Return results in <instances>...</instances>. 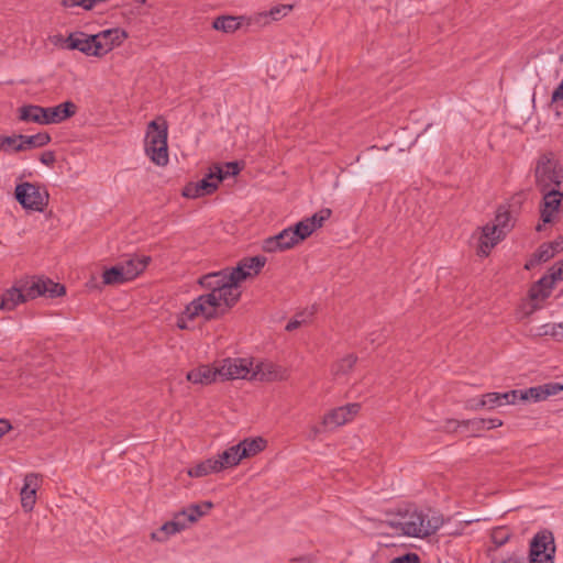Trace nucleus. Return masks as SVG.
<instances>
[{
  "mask_svg": "<svg viewBox=\"0 0 563 563\" xmlns=\"http://www.w3.org/2000/svg\"><path fill=\"white\" fill-rule=\"evenodd\" d=\"M231 279L230 268L209 273L199 278V284L209 290L188 303L191 316H202L205 319H214L232 308L241 297L240 286Z\"/></svg>",
  "mask_w": 563,
  "mask_h": 563,
  "instance_id": "obj_1",
  "label": "nucleus"
},
{
  "mask_svg": "<svg viewBox=\"0 0 563 563\" xmlns=\"http://www.w3.org/2000/svg\"><path fill=\"white\" fill-rule=\"evenodd\" d=\"M386 523L404 536L426 538L434 534L443 526L444 520L440 512L432 509L423 511L415 506H407L399 508Z\"/></svg>",
  "mask_w": 563,
  "mask_h": 563,
  "instance_id": "obj_2",
  "label": "nucleus"
},
{
  "mask_svg": "<svg viewBox=\"0 0 563 563\" xmlns=\"http://www.w3.org/2000/svg\"><path fill=\"white\" fill-rule=\"evenodd\" d=\"M64 285L49 278L32 276L21 279L15 286L5 290L1 296L0 309L13 310L19 303L40 296L56 298L65 294Z\"/></svg>",
  "mask_w": 563,
  "mask_h": 563,
  "instance_id": "obj_3",
  "label": "nucleus"
},
{
  "mask_svg": "<svg viewBox=\"0 0 563 563\" xmlns=\"http://www.w3.org/2000/svg\"><path fill=\"white\" fill-rule=\"evenodd\" d=\"M167 137L168 124L165 119L157 118L148 122L144 151L151 162L157 166H166L169 162Z\"/></svg>",
  "mask_w": 563,
  "mask_h": 563,
  "instance_id": "obj_4",
  "label": "nucleus"
},
{
  "mask_svg": "<svg viewBox=\"0 0 563 563\" xmlns=\"http://www.w3.org/2000/svg\"><path fill=\"white\" fill-rule=\"evenodd\" d=\"M536 185L540 192L563 190V168L552 154H543L534 168Z\"/></svg>",
  "mask_w": 563,
  "mask_h": 563,
  "instance_id": "obj_5",
  "label": "nucleus"
},
{
  "mask_svg": "<svg viewBox=\"0 0 563 563\" xmlns=\"http://www.w3.org/2000/svg\"><path fill=\"white\" fill-rule=\"evenodd\" d=\"M14 197L24 209L38 212L45 209L49 200V195L44 186L29 181L16 185Z\"/></svg>",
  "mask_w": 563,
  "mask_h": 563,
  "instance_id": "obj_6",
  "label": "nucleus"
},
{
  "mask_svg": "<svg viewBox=\"0 0 563 563\" xmlns=\"http://www.w3.org/2000/svg\"><path fill=\"white\" fill-rule=\"evenodd\" d=\"M542 200L540 203V219L542 223L536 227V230L540 232L542 224L554 223L561 213V202L563 199V190L542 191Z\"/></svg>",
  "mask_w": 563,
  "mask_h": 563,
  "instance_id": "obj_7",
  "label": "nucleus"
},
{
  "mask_svg": "<svg viewBox=\"0 0 563 563\" xmlns=\"http://www.w3.org/2000/svg\"><path fill=\"white\" fill-rule=\"evenodd\" d=\"M253 362L249 358H227L218 367L219 376L223 379H252Z\"/></svg>",
  "mask_w": 563,
  "mask_h": 563,
  "instance_id": "obj_8",
  "label": "nucleus"
},
{
  "mask_svg": "<svg viewBox=\"0 0 563 563\" xmlns=\"http://www.w3.org/2000/svg\"><path fill=\"white\" fill-rule=\"evenodd\" d=\"M66 49H77L87 56L102 57V46L98 44L96 34L88 35L84 32L70 33L65 40Z\"/></svg>",
  "mask_w": 563,
  "mask_h": 563,
  "instance_id": "obj_9",
  "label": "nucleus"
},
{
  "mask_svg": "<svg viewBox=\"0 0 563 563\" xmlns=\"http://www.w3.org/2000/svg\"><path fill=\"white\" fill-rule=\"evenodd\" d=\"M361 405L353 402L330 410L322 419L327 429H335L350 422L360 411Z\"/></svg>",
  "mask_w": 563,
  "mask_h": 563,
  "instance_id": "obj_10",
  "label": "nucleus"
},
{
  "mask_svg": "<svg viewBox=\"0 0 563 563\" xmlns=\"http://www.w3.org/2000/svg\"><path fill=\"white\" fill-rule=\"evenodd\" d=\"M266 258L264 256L245 257L241 260L236 267L230 268L231 279L235 280L236 285L249 277L255 276L264 267Z\"/></svg>",
  "mask_w": 563,
  "mask_h": 563,
  "instance_id": "obj_11",
  "label": "nucleus"
},
{
  "mask_svg": "<svg viewBox=\"0 0 563 563\" xmlns=\"http://www.w3.org/2000/svg\"><path fill=\"white\" fill-rule=\"evenodd\" d=\"M298 244L296 236L289 228L284 229L278 234L269 236L263 241V250L267 253L283 252Z\"/></svg>",
  "mask_w": 563,
  "mask_h": 563,
  "instance_id": "obj_12",
  "label": "nucleus"
},
{
  "mask_svg": "<svg viewBox=\"0 0 563 563\" xmlns=\"http://www.w3.org/2000/svg\"><path fill=\"white\" fill-rule=\"evenodd\" d=\"M252 377L266 382L284 380L288 378V371L272 362H258L254 366Z\"/></svg>",
  "mask_w": 563,
  "mask_h": 563,
  "instance_id": "obj_13",
  "label": "nucleus"
},
{
  "mask_svg": "<svg viewBox=\"0 0 563 563\" xmlns=\"http://www.w3.org/2000/svg\"><path fill=\"white\" fill-rule=\"evenodd\" d=\"M41 478L35 473H29L24 477V484L21 488V504L25 511H31L35 505L36 490L40 487Z\"/></svg>",
  "mask_w": 563,
  "mask_h": 563,
  "instance_id": "obj_14",
  "label": "nucleus"
},
{
  "mask_svg": "<svg viewBox=\"0 0 563 563\" xmlns=\"http://www.w3.org/2000/svg\"><path fill=\"white\" fill-rule=\"evenodd\" d=\"M98 44L102 46L101 54L104 56L114 47L122 44V42L128 37V34L124 30L120 27L103 30L96 34Z\"/></svg>",
  "mask_w": 563,
  "mask_h": 563,
  "instance_id": "obj_15",
  "label": "nucleus"
},
{
  "mask_svg": "<svg viewBox=\"0 0 563 563\" xmlns=\"http://www.w3.org/2000/svg\"><path fill=\"white\" fill-rule=\"evenodd\" d=\"M77 112V106L73 101H65L55 107L45 108V125L57 124L71 118Z\"/></svg>",
  "mask_w": 563,
  "mask_h": 563,
  "instance_id": "obj_16",
  "label": "nucleus"
},
{
  "mask_svg": "<svg viewBox=\"0 0 563 563\" xmlns=\"http://www.w3.org/2000/svg\"><path fill=\"white\" fill-rule=\"evenodd\" d=\"M504 236L496 231L495 227L489 223L482 228V233L478 240L477 254L479 256H488L492 249L503 239Z\"/></svg>",
  "mask_w": 563,
  "mask_h": 563,
  "instance_id": "obj_17",
  "label": "nucleus"
},
{
  "mask_svg": "<svg viewBox=\"0 0 563 563\" xmlns=\"http://www.w3.org/2000/svg\"><path fill=\"white\" fill-rule=\"evenodd\" d=\"M532 554L550 553L555 555V543L553 533L549 530H542L534 534L530 542V550Z\"/></svg>",
  "mask_w": 563,
  "mask_h": 563,
  "instance_id": "obj_18",
  "label": "nucleus"
},
{
  "mask_svg": "<svg viewBox=\"0 0 563 563\" xmlns=\"http://www.w3.org/2000/svg\"><path fill=\"white\" fill-rule=\"evenodd\" d=\"M219 376L218 367L213 368L209 365H201L187 373V380L192 384L209 385Z\"/></svg>",
  "mask_w": 563,
  "mask_h": 563,
  "instance_id": "obj_19",
  "label": "nucleus"
},
{
  "mask_svg": "<svg viewBox=\"0 0 563 563\" xmlns=\"http://www.w3.org/2000/svg\"><path fill=\"white\" fill-rule=\"evenodd\" d=\"M485 400L486 409L493 410L504 405L517 404L516 390H509L506 393H487L483 395Z\"/></svg>",
  "mask_w": 563,
  "mask_h": 563,
  "instance_id": "obj_20",
  "label": "nucleus"
},
{
  "mask_svg": "<svg viewBox=\"0 0 563 563\" xmlns=\"http://www.w3.org/2000/svg\"><path fill=\"white\" fill-rule=\"evenodd\" d=\"M217 184L200 179L196 183H189L185 186L183 195L186 198H200L213 194L217 190Z\"/></svg>",
  "mask_w": 563,
  "mask_h": 563,
  "instance_id": "obj_21",
  "label": "nucleus"
},
{
  "mask_svg": "<svg viewBox=\"0 0 563 563\" xmlns=\"http://www.w3.org/2000/svg\"><path fill=\"white\" fill-rule=\"evenodd\" d=\"M185 529H187V522L180 518L179 514H176L174 519L165 522L158 532L152 533V539L165 541L169 536L176 534Z\"/></svg>",
  "mask_w": 563,
  "mask_h": 563,
  "instance_id": "obj_22",
  "label": "nucleus"
},
{
  "mask_svg": "<svg viewBox=\"0 0 563 563\" xmlns=\"http://www.w3.org/2000/svg\"><path fill=\"white\" fill-rule=\"evenodd\" d=\"M242 460L257 455L265 450L267 441L262 437L246 438L236 444Z\"/></svg>",
  "mask_w": 563,
  "mask_h": 563,
  "instance_id": "obj_23",
  "label": "nucleus"
},
{
  "mask_svg": "<svg viewBox=\"0 0 563 563\" xmlns=\"http://www.w3.org/2000/svg\"><path fill=\"white\" fill-rule=\"evenodd\" d=\"M20 121L45 125V108L37 104H25L19 108Z\"/></svg>",
  "mask_w": 563,
  "mask_h": 563,
  "instance_id": "obj_24",
  "label": "nucleus"
},
{
  "mask_svg": "<svg viewBox=\"0 0 563 563\" xmlns=\"http://www.w3.org/2000/svg\"><path fill=\"white\" fill-rule=\"evenodd\" d=\"M239 450L240 446L235 444L228 448L225 451L218 454L217 456H213L214 460L217 461V465L219 466L220 472L239 465V463L242 461Z\"/></svg>",
  "mask_w": 563,
  "mask_h": 563,
  "instance_id": "obj_25",
  "label": "nucleus"
},
{
  "mask_svg": "<svg viewBox=\"0 0 563 563\" xmlns=\"http://www.w3.org/2000/svg\"><path fill=\"white\" fill-rule=\"evenodd\" d=\"M212 507H213V504L211 501H205L201 505H198V504L190 505L188 508L179 511L178 514H179L180 518L187 522V528H188L189 525L198 521Z\"/></svg>",
  "mask_w": 563,
  "mask_h": 563,
  "instance_id": "obj_26",
  "label": "nucleus"
},
{
  "mask_svg": "<svg viewBox=\"0 0 563 563\" xmlns=\"http://www.w3.org/2000/svg\"><path fill=\"white\" fill-rule=\"evenodd\" d=\"M555 283L550 279L549 273L542 276L529 290L530 298L533 300H544L550 297Z\"/></svg>",
  "mask_w": 563,
  "mask_h": 563,
  "instance_id": "obj_27",
  "label": "nucleus"
},
{
  "mask_svg": "<svg viewBox=\"0 0 563 563\" xmlns=\"http://www.w3.org/2000/svg\"><path fill=\"white\" fill-rule=\"evenodd\" d=\"M460 427H464L470 432L475 434L477 432L486 430V422H485V419H483V418H474V419H468V420H463V421L452 419V420L446 421L445 429L449 431H456L457 428H460Z\"/></svg>",
  "mask_w": 563,
  "mask_h": 563,
  "instance_id": "obj_28",
  "label": "nucleus"
},
{
  "mask_svg": "<svg viewBox=\"0 0 563 563\" xmlns=\"http://www.w3.org/2000/svg\"><path fill=\"white\" fill-rule=\"evenodd\" d=\"M51 135L46 132H40L34 135L21 134V143L19 144V151H27L32 148H38L47 145L51 142Z\"/></svg>",
  "mask_w": 563,
  "mask_h": 563,
  "instance_id": "obj_29",
  "label": "nucleus"
},
{
  "mask_svg": "<svg viewBox=\"0 0 563 563\" xmlns=\"http://www.w3.org/2000/svg\"><path fill=\"white\" fill-rule=\"evenodd\" d=\"M129 280L137 277L147 266L148 257H130L120 263Z\"/></svg>",
  "mask_w": 563,
  "mask_h": 563,
  "instance_id": "obj_30",
  "label": "nucleus"
},
{
  "mask_svg": "<svg viewBox=\"0 0 563 563\" xmlns=\"http://www.w3.org/2000/svg\"><path fill=\"white\" fill-rule=\"evenodd\" d=\"M219 472L220 471L219 466L217 465V461L214 457H210L189 468L188 475L190 477H202Z\"/></svg>",
  "mask_w": 563,
  "mask_h": 563,
  "instance_id": "obj_31",
  "label": "nucleus"
},
{
  "mask_svg": "<svg viewBox=\"0 0 563 563\" xmlns=\"http://www.w3.org/2000/svg\"><path fill=\"white\" fill-rule=\"evenodd\" d=\"M537 250L539 251V257L548 262L563 251V235H560L552 242L541 244Z\"/></svg>",
  "mask_w": 563,
  "mask_h": 563,
  "instance_id": "obj_32",
  "label": "nucleus"
},
{
  "mask_svg": "<svg viewBox=\"0 0 563 563\" xmlns=\"http://www.w3.org/2000/svg\"><path fill=\"white\" fill-rule=\"evenodd\" d=\"M102 278L106 285H120L129 282L128 277L125 276L124 268L120 263L106 269L103 272Z\"/></svg>",
  "mask_w": 563,
  "mask_h": 563,
  "instance_id": "obj_33",
  "label": "nucleus"
},
{
  "mask_svg": "<svg viewBox=\"0 0 563 563\" xmlns=\"http://www.w3.org/2000/svg\"><path fill=\"white\" fill-rule=\"evenodd\" d=\"M511 214L505 208H499L496 212L494 222L489 223L492 227L496 228V231L499 232L503 236L510 230L511 224Z\"/></svg>",
  "mask_w": 563,
  "mask_h": 563,
  "instance_id": "obj_34",
  "label": "nucleus"
},
{
  "mask_svg": "<svg viewBox=\"0 0 563 563\" xmlns=\"http://www.w3.org/2000/svg\"><path fill=\"white\" fill-rule=\"evenodd\" d=\"M213 29L224 33H231L239 29L240 22L235 16L224 15L218 16L212 23Z\"/></svg>",
  "mask_w": 563,
  "mask_h": 563,
  "instance_id": "obj_35",
  "label": "nucleus"
},
{
  "mask_svg": "<svg viewBox=\"0 0 563 563\" xmlns=\"http://www.w3.org/2000/svg\"><path fill=\"white\" fill-rule=\"evenodd\" d=\"M356 361L357 357L354 354L344 356L332 366V374L334 376L345 375L353 368Z\"/></svg>",
  "mask_w": 563,
  "mask_h": 563,
  "instance_id": "obj_36",
  "label": "nucleus"
},
{
  "mask_svg": "<svg viewBox=\"0 0 563 563\" xmlns=\"http://www.w3.org/2000/svg\"><path fill=\"white\" fill-rule=\"evenodd\" d=\"M290 229L292 231V236H296L298 243L306 240L314 232L313 227L310 225L309 221L306 218L297 222L295 225L290 227Z\"/></svg>",
  "mask_w": 563,
  "mask_h": 563,
  "instance_id": "obj_37",
  "label": "nucleus"
},
{
  "mask_svg": "<svg viewBox=\"0 0 563 563\" xmlns=\"http://www.w3.org/2000/svg\"><path fill=\"white\" fill-rule=\"evenodd\" d=\"M516 390V394H517V402L518 401H527V400H533V401H540V400H544L543 399V389L540 386H536V387H530L528 389H525V390H518V389H515Z\"/></svg>",
  "mask_w": 563,
  "mask_h": 563,
  "instance_id": "obj_38",
  "label": "nucleus"
},
{
  "mask_svg": "<svg viewBox=\"0 0 563 563\" xmlns=\"http://www.w3.org/2000/svg\"><path fill=\"white\" fill-rule=\"evenodd\" d=\"M294 9L292 4H278L273 7L269 11L262 13L263 18H271L273 21H278L288 15Z\"/></svg>",
  "mask_w": 563,
  "mask_h": 563,
  "instance_id": "obj_39",
  "label": "nucleus"
},
{
  "mask_svg": "<svg viewBox=\"0 0 563 563\" xmlns=\"http://www.w3.org/2000/svg\"><path fill=\"white\" fill-rule=\"evenodd\" d=\"M21 143V134L4 136L0 135V151L5 153L20 152L19 144Z\"/></svg>",
  "mask_w": 563,
  "mask_h": 563,
  "instance_id": "obj_40",
  "label": "nucleus"
},
{
  "mask_svg": "<svg viewBox=\"0 0 563 563\" xmlns=\"http://www.w3.org/2000/svg\"><path fill=\"white\" fill-rule=\"evenodd\" d=\"M511 538V532L507 527H497L493 529L490 539L496 547H503Z\"/></svg>",
  "mask_w": 563,
  "mask_h": 563,
  "instance_id": "obj_41",
  "label": "nucleus"
},
{
  "mask_svg": "<svg viewBox=\"0 0 563 563\" xmlns=\"http://www.w3.org/2000/svg\"><path fill=\"white\" fill-rule=\"evenodd\" d=\"M332 211L329 208H323L320 211L316 212L311 217L306 218L310 225L313 227V231L321 228L323 223L331 217Z\"/></svg>",
  "mask_w": 563,
  "mask_h": 563,
  "instance_id": "obj_42",
  "label": "nucleus"
},
{
  "mask_svg": "<svg viewBox=\"0 0 563 563\" xmlns=\"http://www.w3.org/2000/svg\"><path fill=\"white\" fill-rule=\"evenodd\" d=\"M313 316V311H301L297 313L286 325L287 331H294L307 323L311 317Z\"/></svg>",
  "mask_w": 563,
  "mask_h": 563,
  "instance_id": "obj_43",
  "label": "nucleus"
},
{
  "mask_svg": "<svg viewBox=\"0 0 563 563\" xmlns=\"http://www.w3.org/2000/svg\"><path fill=\"white\" fill-rule=\"evenodd\" d=\"M202 179L217 184V188H218L219 184L222 180H224L223 168L220 165H213L209 169V173Z\"/></svg>",
  "mask_w": 563,
  "mask_h": 563,
  "instance_id": "obj_44",
  "label": "nucleus"
},
{
  "mask_svg": "<svg viewBox=\"0 0 563 563\" xmlns=\"http://www.w3.org/2000/svg\"><path fill=\"white\" fill-rule=\"evenodd\" d=\"M197 316H191L188 312V305L186 306L185 310L181 312L180 316L177 317L176 325L177 328L181 330L189 329L188 321H192Z\"/></svg>",
  "mask_w": 563,
  "mask_h": 563,
  "instance_id": "obj_45",
  "label": "nucleus"
},
{
  "mask_svg": "<svg viewBox=\"0 0 563 563\" xmlns=\"http://www.w3.org/2000/svg\"><path fill=\"white\" fill-rule=\"evenodd\" d=\"M543 389V399L545 400L549 396L558 395L563 390V385L560 383H549L541 385Z\"/></svg>",
  "mask_w": 563,
  "mask_h": 563,
  "instance_id": "obj_46",
  "label": "nucleus"
},
{
  "mask_svg": "<svg viewBox=\"0 0 563 563\" xmlns=\"http://www.w3.org/2000/svg\"><path fill=\"white\" fill-rule=\"evenodd\" d=\"M530 563H554V554L550 553H538L532 554L529 552Z\"/></svg>",
  "mask_w": 563,
  "mask_h": 563,
  "instance_id": "obj_47",
  "label": "nucleus"
},
{
  "mask_svg": "<svg viewBox=\"0 0 563 563\" xmlns=\"http://www.w3.org/2000/svg\"><path fill=\"white\" fill-rule=\"evenodd\" d=\"M549 275L550 279H552L554 283L563 280V261L555 263L549 269Z\"/></svg>",
  "mask_w": 563,
  "mask_h": 563,
  "instance_id": "obj_48",
  "label": "nucleus"
},
{
  "mask_svg": "<svg viewBox=\"0 0 563 563\" xmlns=\"http://www.w3.org/2000/svg\"><path fill=\"white\" fill-rule=\"evenodd\" d=\"M389 563H420V560L416 553H407L393 559Z\"/></svg>",
  "mask_w": 563,
  "mask_h": 563,
  "instance_id": "obj_49",
  "label": "nucleus"
},
{
  "mask_svg": "<svg viewBox=\"0 0 563 563\" xmlns=\"http://www.w3.org/2000/svg\"><path fill=\"white\" fill-rule=\"evenodd\" d=\"M225 169H223L224 179L229 176H235L240 173L241 167L236 162H229L225 164Z\"/></svg>",
  "mask_w": 563,
  "mask_h": 563,
  "instance_id": "obj_50",
  "label": "nucleus"
},
{
  "mask_svg": "<svg viewBox=\"0 0 563 563\" xmlns=\"http://www.w3.org/2000/svg\"><path fill=\"white\" fill-rule=\"evenodd\" d=\"M466 408L471 410H479L486 408L483 396L481 398H472L466 401Z\"/></svg>",
  "mask_w": 563,
  "mask_h": 563,
  "instance_id": "obj_51",
  "label": "nucleus"
},
{
  "mask_svg": "<svg viewBox=\"0 0 563 563\" xmlns=\"http://www.w3.org/2000/svg\"><path fill=\"white\" fill-rule=\"evenodd\" d=\"M40 161L46 166H53L56 162L55 153L53 151H45L41 154Z\"/></svg>",
  "mask_w": 563,
  "mask_h": 563,
  "instance_id": "obj_52",
  "label": "nucleus"
},
{
  "mask_svg": "<svg viewBox=\"0 0 563 563\" xmlns=\"http://www.w3.org/2000/svg\"><path fill=\"white\" fill-rule=\"evenodd\" d=\"M545 261H543V258H540L539 257V251L537 250L532 256L527 261L526 265H525V268L526 269H532L533 267H536L538 264L540 263H544Z\"/></svg>",
  "mask_w": 563,
  "mask_h": 563,
  "instance_id": "obj_53",
  "label": "nucleus"
},
{
  "mask_svg": "<svg viewBox=\"0 0 563 563\" xmlns=\"http://www.w3.org/2000/svg\"><path fill=\"white\" fill-rule=\"evenodd\" d=\"M555 323H545L538 328V335H550L552 336V332H554Z\"/></svg>",
  "mask_w": 563,
  "mask_h": 563,
  "instance_id": "obj_54",
  "label": "nucleus"
},
{
  "mask_svg": "<svg viewBox=\"0 0 563 563\" xmlns=\"http://www.w3.org/2000/svg\"><path fill=\"white\" fill-rule=\"evenodd\" d=\"M486 430L495 429L503 426V421L498 418L485 419Z\"/></svg>",
  "mask_w": 563,
  "mask_h": 563,
  "instance_id": "obj_55",
  "label": "nucleus"
},
{
  "mask_svg": "<svg viewBox=\"0 0 563 563\" xmlns=\"http://www.w3.org/2000/svg\"><path fill=\"white\" fill-rule=\"evenodd\" d=\"M554 332H552V338H554L556 341L563 340V322L555 323Z\"/></svg>",
  "mask_w": 563,
  "mask_h": 563,
  "instance_id": "obj_56",
  "label": "nucleus"
},
{
  "mask_svg": "<svg viewBox=\"0 0 563 563\" xmlns=\"http://www.w3.org/2000/svg\"><path fill=\"white\" fill-rule=\"evenodd\" d=\"M563 99V80L560 82L558 88L552 93V101H558Z\"/></svg>",
  "mask_w": 563,
  "mask_h": 563,
  "instance_id": "obj_57",
  "label": "nucleus"
},
{
  "mask_svg": "<svg viewBox=\"0 0 563 563\" xmlns=\"http://www.w3.org/2000/svg\"><path fill=\"white\" fill-rule=\"evenodd\" d=\"M11 423L7 419H0V438L11 429Z\"/></svg>",
  "mask_w": 563,
  "mask_h": 563,
  "instance_id": "obj_58",
  "label": "nucleus"
},
{
  "mask_svg": "<svg viewBox=\"0 0 563 563\" xmlns=\"http://www.w3.org/2000/svg\"><path fill=\"white\" fill-rule=\"evenodd\" d=\"M65 40H66V37H64L63 35L58 34V35H54L52 37V43L54 45H60V47L65 48L64 47L65 46Z\"/></svg>",
  "mask_w": 563,
  "mask_h": 563,
  "instance_id": "obj_59",
  "label": "nucleus"
},
{
  "mask_svg": "<svg viewBox=\"0 0 563 563\" xmlns=\"http://www.w3.org/2000/svg\"><path fill=\"white\" fill-rule=\"evenodd\" d=\"M320 431H321V430H320V428H319V427H317V426H312V427L310 428V434H309V438H310V439H314V438H317V437H318V434L320 433Z\"/></svg>",
  "mask_w": 563,
  "mask_h": 563,
  "instance_id": "obj_60",
  "label": "nucleus"
},
{
  "mask_svg": "<svg viewBox=\"0 0 563 563\" xmlns=\"http://www.w3.org/2000/svg\"><path fill=\"white\" fill-rule=\"evenodd\" d=\"M560 62L563 63V54L560 56Z\"/></svg>",
  "mask_w": 563,
  "mask_h": 563,
  "instance_id": "obj_61",
  "label": "nucleus"
},
{
  "mask_svg": "<svg viewBox=\"0 0 563 563\" xmlns=\"http://www.w3.org/2000/svg\"><path fill=\"white\" fill-rule=\"evenodd\" d=\"M501 563H508V562H507V561H504V562H501Z\"/></svg>",
  "mask_w": 563,
  "mask_h": 563,
  "instance_id": "obj_62",
  "label": "nucleus"
}]
</instances>
